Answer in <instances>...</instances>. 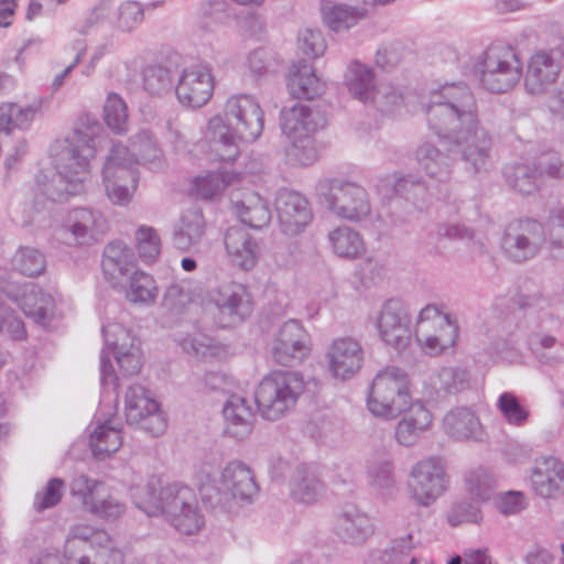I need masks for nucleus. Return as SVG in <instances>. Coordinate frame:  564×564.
<instances>
[{
  "label": "nucleus",
  "instance_id": "423d86ee",
  "mask_svg": "<svg viewBox=\"0 0 564 564\" xmlns=\"http://www.w3.org/2000/svg\"><path fill=\"white\" fill-rule=\"evenodd\" d=\"M198 480L203 500L210 508L226 512L238 503H250L259 492L252 470L239 460L229 462L219 473L204 467Z\"/></svg>",
  "mask_w": 564,
  "mask_h": 564
},
{
  "label": "nucleus",
  "instance_id": "49530a36",
  "mask_svg": "<svg viewBox=\"0 0 564 564\" xmlns=\"http://www.w3.org/2000/svg\"><path fill=\"white\" fill-rule=\"evenodd\" d=\"M367 479L375 491L389 494L395 486L393 463L387 458L370 462L367 466Z\"/></svg>",
  "mask_w": 564,
  "mask_h": 564
},
{
  "label": "nucleus",
  "instance_id": "9b49d317",
  "mask_svg": "<svg viewBox=\"0 0 564 564\" xmlns=\"http://www.w3.org/2000/svg\"><path fill=\"white\" fill-rule=\"evenodd\" d=\"M409 383L408 375L399 368L388 367L379 371L370 387L368 410L377 417H397L411 403Z\"/></svg>",
  "mask_w": 564,
  "mask_h": 564
},
{
  "label": "nucleus",
  "instance_id": "8fccbe9b",
  "mask_svg": "<svg viewBox=\"0 0 564 564\" xmlns=\"http://www.w3.org/2000/svg\"><path fill=\"white\" fill-rule=\"evenodd\" d=\"M497 409L503 420L512 426H524L530 417V411L520 402L512 392H503L497 400Z\"/></svg>",
  "mask_w": 564,
  "mask_h": 564
},
{
  "label": "nucleus",
  "instance_id": "bb28decb",
  "mask_svg": "<svg viewBox=\"0 0 564 564\" xmlns=\"http://www.w3.org/2000/svg\"><path fill=\"white\" fill-rule=\"evenodd\" d=\"M532 490L541 498L555 499L564 494V463L549 456L535 460L530 476Z\"/></svg>",
  "mask_w": 564,
  "mask_h": 564
},
{
  "label": "nucleus",
  "instance_id": "473e14b6",
  "mask_svg": "<svg viewBox=\"0 0 564 564\" xmlns=\"http://www.w3.org/2000/svg\"><path fill=\"white\" fill-rule=\"evenodd\" d=\"M324 124V118L303 104H296L281 112V128L289 138L313 134Z\"/></svg>",
  "mask_w": 564,
  "mask_h": 564
},
{
  "label": "nucleus",
  "instance_id": "4be33fe9",
  "mask_svg": "<svg viewBox=\"0 0 564 564\" xmlns=\"http://www.w3.org/2000/svg\"><path fill=\"white\" fill-rule=\"evenodd\" d=\"M214 77L212 68L206 63H195L185 67L176 85V96L186 107L200 108L213 96Z\"/></svg>",
  "mask_w": 564,
  "mask_h": 564
},
{
  "label": "nucleus",
  "instance_id": "37998d69",
  "mask_svg": "<svg viewBox=\"0 0 564 564\" xmlns=\"http://www.w3.org/2000/svg\"><path fill=\"white\" fill-rule=\"evenodd\" d=\"M503 173L508 184L522 195L535 193L542 184L535 165L512 164L506 166Z\"/></svg>",
  "mask_w": 564,
  "mask_h": 564
},
{
  "label": "nucleus",
  "instance_id": "2f4dec72",
  "mask_svg": "<svg viewBox=\"0 0 564 564\" xmlns=\"http://www.w3.org/2000/svg\"><path fill=\"white\" fill-rule=\"evenodd\" d=\"M336 535L347 544L359 545L373 532L369 517L356 506H346L335 523Z\"/></svg>",
  "mask_w": 564,
  "mask_h": 564
},
{
  "label": "nucleus",
  "instance_id": "6ab92c4d",
  "mask_svg": "<svg viewBox=\"0 0 564 564\" xmlns=\"http://www.w3.org/2000/svg\"><path fill=\"white\" fill-rule=\"evenodd\" d=\"M544 245H546L544 226L534 219L510 223L501 240L505 254L514 262H523L536 257Z\"/></svg>",
  "mask_w": 564,
  "mask_h": 564
},
{
  "label": "nucleus",
  "instance_id": "4468645a",
  "mask_svg": "<svg viewBox=\"0 0 564 564\" xmlns=\"http://www.w3.org/2000/svg\"><path fill=\"white\" fill-rule=\"evenodd\" d=\"M458 326L452 315L442 312L436 305L424 306L416 318L415 337L422 350L436 356L454 346Z\"/></svg>",
  "mask_w": 564,
  "mask_h": 564
},
{
  "label": "nucleus",
  "instance_id": "f704fd0d",
  "mask_svg": "<svg viewBox=\"0 0 564 564\" xmlns=\"http://www.w3.org/2000/svg\"><path fill=\"white\" fill-rule=\"evenodd\" d=\"M445 433L454 440H479L481 423L477 415L468 408L460 406L451 410L443 419Z\"/></svg>",
  "mask_w": 564,
  "mask_h": 564
},
{
  "label": "nucleus",
  "instance_id": "0e129e2a",
  "mask_svg": "<svg viewBox=\"0 0 564 564\" xmlns=\"http://www.w3.org/2000/svg\"><path fill=\"white\" fill-rule=\"evenodd\" d=\"M402 101V95L391 84L382 83L376 86L369 102L376 104L380 109L388 111Z\"/></svg>",
  "mask_w": 564,
  "mask_h": 564
},
{
  "label": "nucleus",
  "instance_id": "c85d7f7f",
  "mask_svg": "<svg viewBox=\"0 0 564 564\" xmlns=\"http://www.w3.org/2000/svg\"><path fill=\"white\" fill-rule=\"evenodd\" d=\"M63 228L70 234L76 243L86 245L106 231L107 221L98 210L74 208L67 213Z\"/></svg>",
  "mask_w": 564,
  "mask_h": 564
},
{
  "label": "nucleus",
  "instance_id": "a211bd4d",
  "mask_svg": "<svg viewBox=\"0 0 564 564\" xmlns=\"http://www.w3.org/2000/svg\"><path fill=\"white\" fill-rule=\"evenodd\" d=\"M1 291L14 302L25 316L45 326L54 317L59 294L54 290H44L40 285L28 282H7Z\"/></svg>",
  "mask_w": 564,
  "mask_h": 564
},
{
  "label": "nucleus",
  "instance_id": "3c124183",
  "mask_svg": "<svg viewBox=\"0 0 564 564\" xmlns=\"http://www.w3.org/2000/svg\"><path fill=\"white\" fill-rule=\"evenodd\" d=\"M167 429V416L158 400L143 393V432L152 437H159Z\"/></svg>",
  "mask_w": 564,
  "mask_h": 564
},
{
  "label": "nucleus",
  "instance_id": "052dcab7",
  "mask_svg": "<svg viewBox=\"0 0 564 564\" xmlns=\"http://www.w3.org/2000/svg\"><path fill=\"white\" fill-rule=\"evenodd\" d=\"M297 47L303 55L317 58L326 51V42L319 30L306 29L299 34Z\"/></svg>",
  "mask_w": 564,
  "mask_h": 564
},
{
  "label": "nucleus",
  "instance_id": "1a4fd4ad",
  "mask_svg": "<svg viewBox=\"0 0 564 564\" xmlns=\"http://www.w3.org/2000/svg\"><path fill=\"white\" fill-rule=\"evenodd\" d=\"M305 391V381L297 371L274 370L264 376L254 392L261 416L276 421L290 413Z\"/></svg>",
  "mask_w": 564,
  "mask_h": 564
},
{
  "label": "nucleus",
  "instance_id": "f3484780",
  "mask_svg": "<svg viewBox=\"0 0 564 564\" xmlns=\"http://www.w3.org/2000/svg\"><path fill=\"white\" fill-rule=\"evenodd\" d=\"M447 487L446 466L441 457L429 456L412 466L408 488L410 497L419 506H431L444 495Z\"/></svg>",
  "mask_w": 564,
  "mask_h": 564
},
{
  "label": "nucleus",
  "instance_id": "cd10ccee",
  "mask_svg": "<svg viewBox=\"0 0 564 564\" xmlns=\"http://www.w3.org/2000/svg\"><path fill=\"white\" fill-rule=\"evenodd\" d=\"M224 246L229 261L243 271L253 269L260 257V246L241 226L229 227L224 236Z\"/></svg>",
  "mask_w": 564,
  "mask_h": 564
},
{
  "label": "nucleus",
  "instance_id": "7ed1b4c3",
  "mask_svg": "<svg viewBox=\"0 0 564 564\" xmlns=\"http://www.w3.org/2000/svg\"><path fill=\"white\" fill-rule=\"evenodd\" d=\"M107 139L98 122L86 130L76 129L51 145V159L56 176L40 171L29 193V204L35 212L47 203L65 202L86 191L91 178V161Z\"/></svg>",
  "mask_w": 564,
  "mask_h": 564
},
{
  "label": "nucleus",
  "instance_id": "f03ea898",
  "mask_svg": "<svg viewBox=\"0 0 564 564\" xmlns=\"http://www.w3.org/2000/svg\"><path fill=\"white\" fill-rule=\"evenodd\" d=\"M104 348L100 351V401L91 423L89 447L96 458L105 459L122 445V434L115 417L118 403L119 377L109 356L113 355L122 376L137 375L141 369L140 339L120 324L102 326Z\"/></svg>",
  "mask_w": 564,
  "mask_h": 564
},
{
  "label": "nucleus",
  "instance_id": "e2e57ef3",
  "mask_svg": "<svg viewBox=\"0 0 564 564\" xmlns=\"http://www.w3.org/2000/svg\"><path fill=\"white\" fill-rule=\"evenodd\" d=\"M141 386L132 383L128 387L124 394V415L127 423L139 427L141 423Z\"/></svg>",
  "mask_w": 564,
  "mask_h": 564
},
{
  "label": "nucleus",
  "instance_id": "5fc2aeb1",
  "mask_svg": "<svg viewBox=\"0 0 564 564\" xmlns=\"http://www.w3.org/2000/svg\"><path fill=\"white\" fill-rule=\"evenodd\" d=\"M466 484L473 499L476 502H484L492 497L496 479L490 471L478 468L468 474Z\"/></svg>",
  "mask_w": 564,
  "mask_h": 564
},
{
  "label": "nucleus",
  "instance_id": "9d476101",
  "mask_svg": "<svg viewBox=\"0 0 564 564\" xmlns=\"http://www.w3.org/2000/svg\"><path fill=\"white\" fill-rule=\"evenodd\" d=\"M139 183V160L137 154L120 143L111 147L102 166V186L111 204L127 206Z\"/></svg>",
  "mask_w": 564,
  "mask_h": 564
},
{
  "label": "nucleus",
  "instance_id": "a19ab883",
  "mask_svg": "<svg viewBox=\"0 0 564 564\" xmlns=\"http://www.w3.org/2000/svg\"><path fill=\"white\" fill-rule=\"evenodd\" d=\"M291 496L301 503H313L323 492V484L318 477L305 466H299L291 480Z\"/></svg>",
  "mask_w": 564,
  "mask_h": 564
},
{
  "label": "nucleus",
  "instance_id": "4c0bfd02",
  "mask_svg": "<svg viewBox=\"0 0 564 564\" xmlns=\"http://www.w3.org/2000/svg\"><path fill=\"white\" fill-rule=\"evenodd\" d=\"M288 88L295 98L314 99L323 93L324 84L316 76L311 65L300 62L291 68Z\"/></svg>",
  "mask_w": 564,
  "mask_h": 564
},
{
  "label": "nucleus",
  "instance_id": "39448f33",
  "mask_svg": "<svg viewBox=\"0 0 564 564\" xmlns=\"http://www.w3.org/2000/svg\"><path fill=\"white\" fill-rule=\"evenodd\" d=\"M143 512L162 516L180 533L193 535L205 525V517L195 491L183 484L162 486L159 478L149 480L143 492Z\"/></svg>",
  "mask_w": 564,
  "mask_h": 564
},
{
  "label": "nucleus",
  "instance_id": "864d4df0",
  "mask_svg": "<svg viewBox=\"0 0 564 564\" xmlns=\"http://www.w3.org/2000/svg\"><path fill=\"white\" fill-rule=\"evenodd\" d=\"M12 267L24 275L35 276L44 272L46 261L43 253L39 250L23 247L13 256Z\"/></svg>",
  "mask_w": 564,
  "mask_h": 564
},
{
  "label": "nucleus",
  "instance_id": "c03bdc74",
  "mask_svg": "<svg viewBox=\"0 0 564 564\" xmlns=\"http://www.w3.org/2000/svg\"><path fill=\"white\" fill-rule=\"evenodd\" d=\"M431 384L438 394H456L468 387V373L460 368L444 367L431 377Z\"/></svg>",
  "mask_w": 564,
  "mask_h": 564
},
{
  "label": "nucleus",
  "instance_id": "20e7f679",
  "mask_svg": "<svg viewBox=\"0 0 564 564\" xmlns=\"http://www.w3.org/2000/svg\"><path fill=\"white\" fill-rule=\"evenodd\" d=\"M263 111L250 95H235L225 105V120L213 117L208 121L207 138L210 154L215 160L232 162L239 154L235 135L242 141L253 142L263 131Z\"/></svg>",
  "mask_w": 564,
  "mask_h": 564
},
{
  "label": "nucleus",
  "instance_id": "f257e3e1",
  "mask_svg": "<svg viewBox=\"0 0 564 564\" xmlns=\"http://www.w3.org/2000/svg\"><path fill=\"white\" fill-rule=\"evenodd\" d=\"M425 115L430 129L449 142V151L459 155L466 172L489 171L492 139L480 124L476 98L465 83H446L432 91Z\"/></svg>",
  "mask_w": 564,
  "mask_h": 564
},
{
  "label": "nucleus",
  "instance_id": "dca6fc26",
  "mask_svg": "<svg viewBox=\"0 0 564 564\" xmlns=\"http://www.w3.org/2000/svg\"><path fill=\"white\" fill-rule=\"evenodd\" d=\"M69 494L82 508L98 518L115 520L126 512V505L108 492L105 481L78 474L69 482Z\"/></svg>",
  "mask_w": 564,
  "mask_h": 564
},
{
  "label": "nucleus",
  "instance_id": "13d9d810",
  "mask_svg": "<svg viewBox=\"0 0 564 564\" xmlns=\"http://www.w3.org/2000/svg\"><path fill=\"white\" fill-rule=\"evenodd\" d=\"M232 178L234 176L229 172H209L206 175L196 177L194 184L198 195L204 199H210L219 195L230 184Z\"/></svg>",
  "mask_w": 564,
  "mask_h": 564
},
{
  "label": "nucleus",
  "instance_id": "ddd939ff",
  "mask_svg": "<svg viewBox=\"0 0 564 564\" xmlns=\"http://www.w3.org/2000/svg\"><path fill=\"white\" fill-rule=\"evenodd\" d=\"M318 192L327 209L348 221H361L371 213L368 192L356 182L325 180L318 184Z\"/></svg>",
  "mask_w": 564,
  "mask_h": 564
},
{
  "label": "nucleus",
  "instance_id": "de8ad7c7",
  "mask_svg": "<svg viewBox=\"0 0 564 564\" xmlns=\"http://www.w3.org/2000/svg\"><path fill=\"white\" fill-rule=\"evenodd\" d=\"M365 17V11L346 4H335L324 12L326 25L335 31H346Z\"/></svg>",
  "mask_w": 564,
  "mask_h": 564
},
{
  "label": "nucleus",
  "instance_id": "ea45409f",
  "mask_svg": "<svg viewBox=\"0 0 564 564\" xmlns=\"http://www.w3.org/2000/svg\"><path fill=\"white\" fill-rule=\"evenodd\" d=\"M416 161L422 171L440 182L448 180L452 173V162L448 155L431 143H423L416 150Z\"/></svg>",
  "mask_w": 564,
  "mask_h": 564
},
{
  "label": "nucleus",
  "instance_id": "2eb2a0df",
  "mask_svg": "<svg viewBox=\"0 0 564 564\" xmlns=\"http://www.w3.org/2000/svg\"><path fill=\"white\" fill-rule=\"evenodd\" d=\"M522 63L508 46H490L482 53L480 83L489 91L501 94L511 89L521 78Z\"/></svg>",
  "mask_w": 564,
  "mask_h": 564
},
{
  "label": "nucleus",
  "instance_id": "72a5a7b5",
  "mask_svg": "<svg viewBox=\"0 0 564 564\" xmlns=\"http://www.w3.org/2000/svg\"><path fill=\"white\" fill-rule=\"evenodd\" d=\"M225 431L235 438L247 437L253 429V412L247 400L238 394H231L224 409Z\"/></svg>",
  "mask_w": 564,
  "mask_h": 564
},
{
  "label": "nucleus",
  "instance_id": "774afa93",
  "mask_svg": "<svg viewBox=\"0 0 564 564\" xmlns=\"http://www.w3.org/2000/svg\"><path fill=\"white\" fill-rule=\"evenodd\" d=\"M6 330L14 340L24 339V323L0 302V333Z\"/></svg>",
  "mask_w": 564,
  "mask_h": 564
},
{
  "label": "nucleus",
  "instance_id": "c756f323",
  "mask_svg": "<svg viewBox=\"0 0 564 564\" xmlns=\"http://www.w3.org/2000/svg\"><path fill=\"white\" fill-rule=\"evenodd\" d=\"M230 202L241 223L253 229L265 227L271 220L270 208L259 194L250 189H235Z\"/></svg>",
  "mask_w": 564,
  "mask_h": 564
},
{
  "label": "nucleus",
  "instance_id": "338daca9",
  "mask_svg": "<svg viewBox=\"0 0 564 564\" xmlns=\"http://www.w3.org/2000/svg\"><path fill=\"white\" fill-rule=\"evenodd\" d=\"M535 167L541 181L543 180L544 175L556 180L564 178V164L558 154L555 152H547L542 154L538 159Z\"/></svg>",
  "mask_w": 564,
  "mask_h": 564
},
{
  "label": "nucleus",
  "instance_id": "e433bc0d",
  "mask_svg": "<svg viewBox=\"0 0 564 564\" xmlns=\"http://www.w3.org/2000/svg\"><path fill=\"white\" fill-rule=\"evenodd\" d=\"M39 109L40 106L36 104L1 102L0 133L9 135L15 130H28L34 121Z\"/></svg>",
  "mask_w": 564,
  "mask_h": 564
},
{
  "label": "nucleus",
  "instance_id": "f8f14e48",
  "mask_svg": "<svg viewBox=\"0 0 564 564\" xmlns=\"http://www.w3.org/2000/svg\"><path fill=\"white\" fill-rule=\"evenodd\" d=\"M102 271L113 288L124 292L130 302L141 301V271L134 248L122 241L108 243L104 251Z\"/></svg>",
  "mask_w": 564,
  "mask_h": 564
},
{
  "label": "nucleus",
  "instance_id": "680f3d73",
  "mask_svg": "<svg viewBox=\"0 0 564 564\" xmlns=\"http://www.w3.org/2000/svg\"><path fill=\"white\" fill-rule=\"evenodd\" d=\"M494 503L496 509L507 517L520 513L528 506L524 494L518 490H508L496 495Z\"/></svg>",
  "mask_w": 564,
  "mask_h": 564
},
{
  "label": "nucleus",
  "instance_id": "5701e85b",
  "mask_svg": "<svg viewBox=\"0 0 564 564\" xmlns=\"http://www.w3.org/2000/svg\"><path fill=\"white\" fill-rule=\"evenodd\" d=\"M210 302L217 310L216 324L220 327L241 323L252 312L250 294L241 284H230L210 293Z\"/></svg>",
  "mask_w": 564,
  "mask_h": 564
},
{
  "label": "nucleus",
  "instance_id": "6e6552de",
  "mask_svg": "<svg viewBox=\"0 0 564 564\" xmlns=\"http://www.w3.org/2000/svg\"><path fill=\"white\" fill-rule=\"evenodd\" d=\"M522 311L518 328L528 335L530 349L544 355L560 346L556 337L550 333L560 326V319L552 313V299L539 288L524 285L517 296Z\"/></svg>",
  "mask_w": 564,
  "mask_h": 564
},
{
  "label": "nucleus",
  "instance_id": "412c9836",
  "mask_svg": "<svg viewBox=\"0 0 564 564\" xmlns=\"http://www.w3.org/2000/svg\"><path fill=\"white\" fill-rule=\"evenodd\" d=\"M380 338L398 350L406 348L411 341V318L399 300L383 303L376 317Z\"/></svg>",
  "mask_w": 564,
  "mask_h": 564
},
{
  "label": "nucleus",
  "instance_id": "603ef678",
  "mask_svg": "<svg viewBox=\"0 0 564 564\" xmlns=\"http://www.w3.org/2000/svg\"><path fill=\"white\" fill-rule=\"evenodd\" d=\"M422 183L423 181L420 176L411 174L403 176L401 173L394 172L376 177L375 188L382 197H389L394 193L402 194L409 186H416Z\"/></svg>",
  "mask_w": 564,
  "mask_h": 564
},
{
  "label": "nucleus",
  "instance_id": "69168bd1",
  "mask_svg": "<svg viewBox=\"0 0 564 564\" xmlns=\"http://www.w3.org/2000/svg\"><path fill=\"white\" fill-rule=\"evenodd\" d=\"M481 511L474 502L463 501L453 507L448 514V521L453 527L464 522L478 523L481 520Z\"/></svg>",
  "mask_w": 564,
  "mask_h": 564
},
{
  "label": "nucleus",
  "instance_id": "b1692460",
  "mask_svg": "<svg viewBox=\"0 0 564 564\" xmlns=\"http://www.w3.org/2000/svg\"><path fill=\"white\" fill-rule=\"evenodd\" d=\"M562 69L558 54L553 50L535 51L528 61L524 86L530 95H543L557 82Z\"/></svg>",
  "mask_w": 564,
  "mask_h": 564
},
{
  "label": "nucleus",
  "instance_id": "a878e982",
  "mask_svg": "<svg viewBox=\"0 0 564 564\" xmlns=\"http://www.w3.org/2000/svg\"><path fill=\"white\" fill-rule=\"evenodd\" d=\"M275 208L281 230L291 237L304 231L313 218L307 199L296 192H279Z\"/></svg>",
  "mask_w": 564,
  "mask_h": 564
},
{
  "label": "nucleus",
  "instance_id": "bf43d9fd",
  "mask_svg": "<svg viewBox=\"0 0 564 564\" xmlns=\"http://www.w3.org/2000/svg\"><path fill=\"white\" fill-rule=\"evenodd\" d=\"M171 83L170 70L164 65H148L143 69V90L150 95L159 96L167 91Z\"/></svg>",
  "mask_w": 564,
  "mask_h": 564
},
{
  "label": "nucleus",
  "instance_id": "c9c22d12",
  "mask_svg": "<svg viewBox=\"0 0 564 564\" xmlns=\"http://www.w3.org/2000/svg\"><path fill=\"white\" fill-rule=\"evenodd\" d=\"M204 235V216L199 209L193 208L182 215L181 224L173 232L172 242L177 250L188 252L200 242Z\"/></svg>",
  "mask_w": 564,
  "mask_h": 564
},
{
  "label": "nucleus",
  "instance_id": "6e6d98bb",
  "mask_svg": "<svg viewBox=\"0 0 564 564\" xmlns=\"http://www.w3.org/2000/svg\"><path fill=\"white\" fill-rule=\"evenodd\" d=\"M65 481L61 478H51L46 485L39 489L33 499V508L37 512L56 507L64 494H65Z\"/></svg>",
  "mask_w": 564,
  "mask_h": 564
},
{
  "label": "nucleus",
  "instance_id": "393cba45",
  "mask_svg": "<svg viewBox=\"0 0 564 564\" xmlns=\"http://www.w3.org/2000/svg\"><path fill=\"white\" fill-rule=\"evenodd\" d=\"M364 358L360 341L350 336L334 339L326 351L328 370L334 378L340 380L354 377L361 369Z\"/></svg>",
  "mask_w": 564,
  "mask_h": 564
},
{
  "label": "nucleus",
  "instance_id": "aec40b11",
  "mask_svg": "<svg viewBox=\"0 0 564 564\" xmlns=\"http://www.w3.org/2000/svg\"><path fill=\"white\" fill-rule=\"evenodd\" d=\"M270 354L281 365L292 367L310 354V336L300 322L283 323L273 336Z\"/></svg>",
  "mask_w": 564,
  "mask_h": 564
},
{
  "label": "nucleus",
  "instance_id": "0eeeda50",
  "mask_svg": "<svg viewBox=\"0 0 564 564\" xmlns=\"http://www.w3.org/2000/svg\"><path fill=\"white\" fill-rule=\"evenodd\" d=\"M123 554L102 529L78 523L70 527L64 560L57 553L41 554L34 564H122Z\"/></svg>",
  "mask_w": 564,
  "mask_h": 564
},
{
  "label": "nucleus",
  "instance_id": "a18cd8bd",
  "mask_svg": "<svg viewBox=\"0 0 564 564\" xmlns=\"http://www.w3.org/2000/svg\"><path fill=\"white\" fill-rule=\"evenodd\" d=\"M104 120L116 134H124L129 130V116L126 101L116 93H110L104 105Z\"/></svg>",
  "mask_w": 564,
  "mask_h": 564
},
{
  "label": "nucleus",
  "instance_id": "4d7b16f0",
  "mask_svg": "<svg viewBox=\"0 0 564 564\" xmlns=\"http://www.w3.org/2000/svg\"><path fill=\"white\" fill-rule=\"evenodd\" d=\"M290 139L291 145L288 148L290 162L302 166H307L316 162L318 153L312 134Z\"/></svg>",
  "mask_w": 564,
  "mask_h": 564
},
{
  "label": "nucleus",
  "instance_id": "7c9ffc66",
  "mask_svg": "<svg viewBox=\"0 0 564 564\" xmlns=\"http://www.w3.org/2000/svg\"><path fill=\"white\" fill-rule=\"evenodd\" d=\"M403 412L402 419L395 426L394 436L400 445L410 447L430 430L433 419L431 412L419 401L410 403Z\"/></svg>",
  "mask_w": 564,
  "mask_h": 564
},
{
  "label": "nucleus",
  "instance_id": "79ce46f5",
  "mask_svg": "<svg viewBox=\"0 0 564 564\" xmlns=\"http://www.w3.org/2000/svg\"><path fill=\"white\" fill-rule=\"evenodd\" d=\"M347 86L354 98L369 102L376 87L372 68L359 62H352L348 68Z\"/></svg>",
  "mask_w": 564,
  "mask_h": 564
},
{
  "label": "nucleus",
  "instance_id": "58836bf2",
  "mask_svg": "<svg viewBox=\"0 0 564 564\" xmlns=\"http://www.w3.org/2000/svg\"><path fill=\"white\" fill-rule=\"evenodd\" d=\"M327 237L332 250L339 258L354 260L366 251L361 235L349 226H338L330 230Z\"/></svg>",
  "mask_w": 564,
  "mask_h": 564
},
{
  "label": "nucleus",
  "instance_id": "09e8293b",
  "mask_svg": "<svg viewBox=\"0 0 564 564\" xmlns=\"http://www.w3.org/2000/svg\"><path fill=\"white\" fill-rule=\"evenodd\" d=\"M544 230L552 257L555 259L564 257V207L551 210Z\"/></svg>",
  "mask_w": 564,
  "mask_h": 564
}]
</instances>
